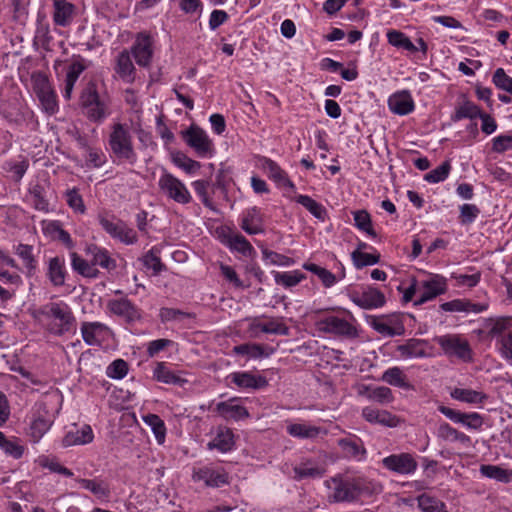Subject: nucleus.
<instances>
[{
	"mask_svg": "<svg viewBox=\"0 0 512 512\" xmlns=\"http://www.w3.org/2000/svg\"><path fill=\"white\" fill-rule=\"evenodd\" d=\"M53 21L55 25L67 27L73 20L75 7L72 3L66 0H54Z\"/></svg>",
	"mask_w": 512,
	"mask_h": 512,
	"instance_id": "34",
	"label": "nucleus"
},
{
	"mask_svg": "<svg viewBox=\"0 0 512 512\" xmlns=\"http://www.w3.org/2000/svg\"><path fill=\"white\" fill-rule=\"evenodd\" d=\"M239 226L249 235L264 233V218L260 208L253 206L244 210L240 217Z\"/></svg>",
	"mask_w": 512,
	"mask_h": 512,
	"instance_id": "21",
	"label": "nucleus"
},
{
	"mask_svg": "<svg viewBox=\"0 0 512 512\" xmlns=\"http://www.w3.org/2000/svg\"><path fill=\"white\" fill-rule=\"evenodd\" d=\"M417 502L422 512H448L441 500L427 494L419 495Z\"/></svg>",
	"mask_w": 512,
	"mask_h": 512,
	"instance_id": "55",
	"label": "nucleus"
},
{
	"mask_svg": "<svg viewBox=\"0 0 512 512\" xmlns=\"http://www.w3.org/2000/svg\"><path fill=\"white\" fill-rule=\"evenodd\" d=\"M33 317L51 334L62 336L70 332L75 323V316L64 301L48 302L33 312Z\"/></svg>",
	"mask_w": 512,
	"mask_h": 512,
	"instance_id": "2",
	"label": "nucleus"
},
{
	"mask_svg": "<svg viewBox=\"0 0 512 512\" xmlns=\"http://www.w3.org/2000/svg\"><path fill=\"white\" fill-rule=\"evenodd\" d=\"M325 485L332 490L328 499L334 503L355 502L362 496H371L380 490L377 483L363 476L338 474L326 480Z\"/></svg>",
	"mask_w": 512,
	"mask_h": 512,
	"instance_id": "1",
	"label": "nucleus"
},
{
	"mask_svg": "<svg viewBox=\"0 0 512 512\" xmlns=\"http://www.w3.org/2000/svg\"><path fill=\"white\" fill-rule=\"evenodd\" d=\"M440 308L445 312H474L480 313L486 310L487 306L479 303H472L465 299H454L452 301L444 302Z\"/></svg>",
	"mask_w": 512,
	"mask_h": 512,
	"instance_id": "39",
	"label": "nucleus"
},
{
	"mask_svg": "<svg viewBox=\"0 0 512 512\" xmlns=\"http://www.w3.org/2000/svg\"><path fill=\"white\" fill-rule=\"evenodd\" d=\"M181 137L197 156L202 158L213 156V142L206 131L198 125L192 124L186 130L181 131Z\"/></svg>",
	"mask_w": 512,
	"mask_h": 512,
	"instance_id": "4",
	"label": "nucleus"
},
{
	"mask_svg": "<svg viewBox=\"0 0 512 512\" xmlns=\"http://www.w3.org/2000/svg\"><path fill=\"white\" fill-rule=\"evenodd\" d=\"M33 246L20 243L15 247V254L22 260L24 273L27 277H33L37 272L38 262L33 254Z\"/></svg>",
	"mask_w": 512,
	"mask_h": 512,
	"instance_id": "35",
	"label": "nucleus"
},
{
	"mask_svg": "<svg viewBox=\"0 0 512 512\" xmlns=\"http://www.w3.org/2000/svg\"><path fill=\"white\" fill-rule=\"evenodd\" d=\"M388 107L394 114L404 116L414 111L415 103L410 91L402 90L388 98Z\"/></svg>",
	"mask_w": 512,
	"mask_h": 512,
	"instance_id": "29",
	"label": "nucleus"
},
{
	"mask_svg": "<svg viewBox=\"0 0 512 512\" xmlns=\"http://www.w3.org/2000/svg\"><path fill=\"white\" fill-rule=\"evenodd\" d=\"M70 258L71 267L76 273L86 278H98L100 272L97 268L93 267L91 259L86 260L76 252L70 253Z\"/></svg>",
	"mask_w": 512,
	"mask_h": 512,
	"instance_id": "40",
	"label": "nucleus"
},
{
	"mask_svg": "<svg viewBox=\"0 0 512 512\" xmlns=\"http://www.w3.org/2000/svg\"><path fill=\"white\" fill-rule=\"evenodd\" d=\"M368 323L376 332L384 337L402 336L405 333V326L399 316H369Z\"/></svg>",
	"mask_w": 512,
	"mask_h": 512,
	"instance_id": "11",
	"label": "nucleus"
},
{
	"mask_svg": "<svg viewBox=\"0 0 512 512\" xmlns=\"http://www.w3.org/2000/svg\"><path fill=\"white\" fill-rule=\"evenodd\" d=\"M362 417L371 424H379L384 427L394 428L400 423V419L387 410H379L372 406L362 409Z\"/></svg>",
	"mask_w": 512,
	"mask_h": 512,
	"instance_id": "27",
	"label": "nucleus"
},
{
	"mask_svg": "<svg viewBox=\"0 0 512 512\" xmlns=\"http://www.w3.org/2000/svg\"><path fill=\"white\" fill-rule=\"evenodd\" d=\"M451 398L468 404H482L488 396L480 391L464 388H454L450 392Z\"/></svg>",
	"mask_w": 512,
	"mask_h": 512,
	"instance_id": "42",
	"label": "nucleus"
},
{
	"mask_svg": "<svg viewBox=\"0 0 512 512\" xmlns=\"http://www.w3.org/2000/svg\"><path fill=\"white\" fill-rule=\"evenodd\" d=\"M275 349L257 343H244L234 346L233 352L237 355H247L250 358L258 359L269 357L274 353Z\"/></svg>",
	"mask_w": 512,
	"mask_h": 512,
	"instance_id": "38",
	"label": "nucleus"
},
{
	"mask_svg": "<svg viewBox=\"0 0 512 512\" xmlns=\"http://www.w3.org/2000/svg\"><path fill=\"white\" fill-rule=\"evenodd\" d=\"M46 277L54 287H62L65 285L68 271L66 268V260L63 255L50 257L46 261Z\"/></svg>",
	"mask_w": 512,
	"mask_h": 512,
	"instance_id": "20",
	"label": "nucleus"
},
{
	"mask_svg": "<svg viewBox=\"0 0 512 512\" xmlns=\"http://www.w3.org/2000/svg\"><path fill=\"white\" fill-rule=\"evenodd\" d=\"M438 436L446 441L460 442L467 445L471 442V438L463 432L458 431L450 424L444 422L439 425Z\"/></svg>",
	"mask_w": 512,
	"mask_h": 512,
	"instance_id": "46",
	"label": "nucleus"
},
{
	"mask_svg": "<svg viewBox=\"0 0 512 512\" xmlns=\"http://www.w3.org/2000/svg\"><path fill=\"white\" fill-rule=\"evenodd\" d=\"M497 344L501 356L508 361H512V331L498 338Z\"/></svg>",
	"mask_w": 512,
	"mask_h": 512,
	"instance_id": "64",
	"label": "nucleus"
},
{
	"mask_svg": "<svg viewBox=\"0 0 512 512\" xmlns=\"http://www.w3.org/2000/svg\"><path fill=\"white\" fill-rule=\"evenodd\" d=\"M88 68V61L81 55H73L67 67L63 96L69 100L80 75Z\"/></svg>",
	"mask_w": 512,
	"mask_h": 512,
	"instance_id": "19",
	"label": "nucleus"
},
{
	"mask_svg": "<svg viewBox=\"0 0 512 512\" xmlns=\"http://www.w3.org/2000/svg\"><path fill=\"white\" fill-rule=\"evenodd\" d=\"M235 447V435L231 428L218 426L214 438L207 443L208 450H217L221 453H227Z\"/></svg>",
	"mask_w": 512,
	"mask_h": 512,
	"instance_id": "26",
	"label": "nucleus"
},
{
	"mask_svg": "<svg viewBox=\"0 0 512 512\" xmlns=\"http://www.w3.org/2000/svg\"><path fill=\"white\" fill-rule=\"evenodd\" d=\"M423 292L420 297L414 301L415 306H420L447 291L446 279L443 276L435 275L431 279L422 283Z\"/></svg>",
	"mask_w": 512,
	"mask_h": 512,
	"instance_id": "25",
	"label": "nucleus"
},
{
	"mask_svg": "<svg viewBox=\"0 0 512 512\" xmlns=\"http://www.w3.org/2000/svg\"><path fill=\"white\" fill-rule=\"evenodd\" d=\"M355 226L367 233L369 236L376 238L377 233L373 229L371 216L366 210H357L352 212Z\"/></svg>",
	"mask_w": 512,
	"mask_h": 512,
	"instance_id": "54",
	"label": "nucleus"
},
{
	"mask_svg": "<svg viewBox=\"0 0 512 512\" xmlns=\"http://www.w3.org/2000/svg\"><path fill=\"white\" fill-rule=\"evenodd\" d=\"M287 433L300 439L315 438L319 434V428L301 423H294L287 426Z\"/></svg>",
	"mask_w": 512,
	"mask_h": 512,
	"instance_id": "53",
	"label": "nucleus"
},
{
	"mask_svg": "<svg viewBox=\"0 0 512 512\" xmlns=\"http://www.w3.org/2000/svg\"><path fill=\"white\" fill-rule=\"evenodd\" d=\"M83 341L89 346L101 345L112 334V330L101 322L84 321L80 327Z\"/></svg>",
	"mask_w": 512,
	"mask_h": 512,
	"instance_id": "15",
	"label": "nucleus"
},
{
	"mask_svg": "<svg viewBox=\"0 0 512 512\" xmlns=\"http://www.w3.org/2000/svg\"><path fill=\"white\" fill-rule=\"evenodd\" d=\"M350 299L358 307L366 310L381 308L386 303L385 295L373 286H368L362 293H352Z\"/></svg>",
	"mask_w": 512,
	"mask_h": 512,
	"instance_id": "17",
	"label": "nucleus"
},
{
	"mask_svg": "<svg viewBox=\"0 0 512 512\" xmlns=\"http://www.w3.org/2000/svg\"><path fill=\"white\" fill-rule=\"evenodd\" d=\"M492 81L494 85L512 96V78L508 76L503 68L495 70Z\"/></svg>",
	"mask_w": 512,
	"mask_h": 512,
	"instance_id": "63",
	"label": "nucleus"
},
{
	"mask_svg": "<svg viewBox=\"0 0 512 512\" xmlns=\"http://www.w3.org/2000/svg\"><path fill=\"white\" fill-rule=\"evenodd\" d=\"M293 472L294 479L299 481L303 479L321 478L325 473V469L317 465L313 460H306L296 465L293 468Z\"/></svg>",
	"mask_w": 512,
	"mask_h": 512,
	"instance_id": "36",
	"label": "nucleus"
},
{
	"mask_svg": "<svg viewBox=\"0 0 512 512\" xmlns=\"http://www.w3.org/2000/svg\"><path fill=\"white\" fill-rule=\"evenodd\" d=\"M237 397H231L227 401L218 402L215 406L216 413L226 421H240L250 417V413L243 405L236 404Z\"/></svg>",
	"mask_w": 512,
	"mask_h": 512,
	"instance_id": "22",
	"label": "nucleus"
},
{
	"mask_svg": "<svg viewBox=\"0 0 512 512\" xmlns=\"http://www.w3.org/2000/svg\"><path fill=\"white\" fill-rule=\"evenodd\" d=\"M142 419L151 428L157 443L162 445L165 442L167 431L164 421L157 414L152 413L144 415Z\"/></svg>",
	"mask_w": 512,
	"mask_h": 512,
	"instance_id": "44",
	"label": "nucleus"
},
{
	"mask_svg": "<svg viewBox=\"0 0 512 512\" xmlns=\"http://www.w3.org/2000/svg\"><path fill=\"white\" fill-rule=\"evenodd\" d=\"M383 381L386 383L399 387L407 388L406 376L403 374L399 367H392L387 369L382 376Z\"/></svg>",
	"mask_w": 512,
	"mask_h": 512,
	"instance_id": "59",
	"label": "nucleus"
},
{
	"mask_svg": "<svg viewBox=\"0 0 512 512\" xmlns=\"http://www.w3.org/2000/svg\"><path fill=\"white\" fill-rule=\"evenodd\" d=\"M153 378L161 383L183 387L188 380L169 369L165 362H157L153 370Z\"/></svg>",
	"mask_w": 512,
	"mask_h": 512,
	"instance_id": "32",
	"label": "nucleus"
},
{
	"mask_svg": "<svg viewBox=\"0 0 512 512\" xmlns=\"http://www.w3.org/2000/svg\"><path fill=\"white\" fill-rule=\"evenodd\" d=\"M107 311L127 325H133L142 319V310L126 296L107 301Z\"/></svg>",
	"mask_w": 512,
	"mask_h": 512,
	"instance_id": "8",
	"label": "nucleus"
},
{
	"mask_svg": "<svg viewBox=\"0 0 512 512\" xmlns=\"http://www.w3.org/2000/svg\"><path fill=\"white\" fill-rule=\"evenodd\" d=\"M361 395L365 396L369 401H373L381 405L389 404L394 400L392 390L386 386H365Z\"/></svg>",
	"mask_w": 512,
	"mask_h": 512,
	"instance_id": "41",
	"label": "nucleus"
},
{
	"mask_svg": "<svg viewBox=\"0 0 512 512\" xmlns=\"http://www.w3.org/2000/svg\"><path fill=\"white\" fill-rule=\"evenodd\" d=\"M93 438L92 428L89 425H83L81 428L75 427V429L68 431L62 439V444L64 447L84 445L91 443Z\"/></svg>",
	"mask_w": 512,
	"mask_h": 512,
	"instance_id": "33",
	"label": "nucleus"
},
{
	"mask_svg": "<svg viewBox=\"0 0 512 512\" xmlns=\"http://www.w3.org/2000/svg\"><path fill=\"white\" fill-rule=\"evenodd\" d=\"M423 342V340L412 338L407 340L405 344L399 345L397 350L404 358H422L427 355L422 347Z\"/></svg>",
	"mask_w": 512,
	"mask_h": 512,
	"instance_id": "47",
	"label": "nucleus"
},
{
	"mask_svg": "<svg viewBox=\"0 0 512 512\" xmlns=\"http://www.w3.org/2000/svg\"><path fill=\"white\" fill-rule=\"evenodd\" d=\"M114 72L126 84H133L136 80L137 70L131 59L128 49H123L115 58Z\"/></svg>",
	"mask_w": 512,
	"mask_h": 512,
	"instance_id": "18",
	"label": "nucleus"
},
{
	"mask_svg": "<svg viewBox=\"0 0 512 512\" xmlns=\"http://www.w3.org/2000/svg\"><path fill=\"white\" fill-rule=\"evenodd\" d=\"M434 341L441 347L444 354L455 356L464 362L472 360V350L467 340L457 334H447L435 337Z\"/></svg>",
	"mask_w": 512,
	"mask_h": 512,
	"instance_id": "6",
	"label": "nucleus"
},
{
	"mask_svg": "<svg viewBox=\"0 0 512 512\" xmlns=\"http://www.w3.org/2000/svg\"><path fill=\"white\" fill-rule=\"evenodd\" d=\"M222 244L227 246L231 251L237 252L244 257H254L256 251L251 243L240 233H234L230 230L222 229L219 234Z\"/></svg>",
	"mask_w": 512,
	"mask_h": 512,
	"instance_id": "16",
	"label": "nucleus"
},
{
	"mask_svg": "<svg viewBox=\"0 0 512 512\" xmlns=\"http://www.w3.org/2000/svg\"><path fill=\"white\" fill-rule=\"evenodd\" d=\"M384 468L397 474L407 475L416 471L418 464L409 453L391 454L381 461Z\"/></svg>",
	"mask_w": 512,
	"mask_h": 512,
	"instance_id": "14",
	"label": "nucleus"
},
{
	"mask_svg": "<svg viewBox=\"0 0 512 512\" xmlns=\"http://www.w3.org/2000/svg\"><path fill=\"white\" fill-rule=\"evenodd\" d=\"M77 482L99 499H107L110 496L109 485L103 480L79 478Z\"/></svg>",
	"mask_w": 512,
	"mask_h": 512,
	"instance_id": "45",
	"label": "nucleus"
},
{
	"mask_svg": "<svg viewBox=\"0 0 512 512\" xmlns=\"http://www.w3.org/2000/svg\"><path fill=\"white\" fill-rule=\"evenodd\" d=\"M273 275L276 284L282 285L285 288L294 287L306 278V275L299 270L288 272L274 271Z\"/></svg>",
	"mask_w": 512,
	"mask_h": 512,
	"instance_id": "49",
	"label": "nucleus"
},
{
	"mask_svg": "<svg viewBox=\"0 0 512 512\" xmlns=\"http://www.w3.org/2000/svg\"><path fill=\"white\" fill-rule=\"evenodd\" d=\"M480 108L471 101H464L461 105H459L451 119L456 122L465 118L475 119L481 114Z\"/></svg>",
	"mask_w": 512,
	"mask_h": 512,
	"instance_id": "52",
	"label": "nucleus"
},
{
	"mask_svg": "<svg viewBox=\"0 0 512 512\" xmlns=\"http://www.w3.org/2000/svg\"><path fill=\"white\" fill-rule=\"evenodd\" d=\"M84 116L91 122L101 123L108 116V105L101 99L100 95L97 99L91 101L85 108L81 109Z\"/></svg>",
	"mask_w": 512,
	"mask_h": 512,
	"instance_id": "37",
	"label": "nucleus"
},
{
	"mask_svg": "<svg viewBox=\"0 0 512 512\" xmlns=\"http://www.w3.org/2000/svg\"><path fill=\"white\" fill-rule=\"evenodd\" d=\"M451 163L449 160H446L441 163L438 167L431 170L430 172L424 175V180L429 183H439L444 181L451 171Z\"/></svg>",
	"mask_w": 512,
	"mask_h": 512,
	"instance_id": "58",
	"label": "nucleus"
},
{
	"mask_svg": "<svg viewBox=\"0 0 512 512\" xmlns=\"http://www.w3.org/2000/svg\"><path fill=\"white\" fill-rule=\"evenodd\" d=\"M262 332L267 334L288 336L289 327L281 319L270 318L268 322L263 323Z\"/></svg>",
	"mask_w": 512,
	"mask_h": 512,
	"instance_id": "61",
	"label": "nucleus"
},
{
	"mask_svg": "<svg viewBox=\"0 0 512 512\" xmlns=\"http://www.w3.org/2000/svg\"><path fill=\"white\" fill-rule=\"evenodd\" d=\"M108 145L114 162L134 165L137 162V153L133 145V137L128 127L122 123L112 126Z\"/></svg>",
	"mask_w": 512,
	"mask_h": 512,
	"instance_id": "3",
	"label": "nucleus"
},
{
	"mask_svg": "<svg viewBox=\"0 0 512 512\" xmlns=\"http://www.w3.org/2000/svg\"><path fill=\"white\" fill-rule=\"evenodd\" d=\"M319 331L346 338L358 337L355 325L337 316H327L317 322Z\"/></svg>",
	"mask_w": 512,
	"mask_h": 512,
	"instance_id": "12",
	"label": "nucleus"
},
{
	"mask_svg": "<svg viewBox=\"0 0 512 512\" xmlns=\"http://www.w3.org/2000/svg\"><path fill=\"white\" fill-rule=\"evenodd\" d=\"M0 448L7 455L14 459H20L25 451L24 446L18 438H8L0 431Z\"/></svg>",
	"mask_w": 512,
	"mask_h": 512,
	"instance_id": "43",
	"label": "nucleus"
},
{
	"mask_svg": "<svg viewBox=\"0 0 512 512\" xmlns=\"http://www.w3.org/2000/svg\"><path fill=\"white\" fill-rule=\"evenodd\" d=\"M173 163L188 174H193L201 168L200 162L189 158L183 152L177 151L172 154Z\"/></svg>",
	"mask_w": 512,
	"mask_h": 512,
	"instance_id": "56",
	"label": "nucleus"
},
{
	"mask_svg": "<svg viewBox=\"0 0 512 512\" xmlns=\"http://www.w3.org/2000/svg\"><path fill=\"white\" fill-rule=\"evenodd\" d=\"M480 473L490 479H495L502 483L511 481L512 472L496 465H481Z\"/></svg>",
	"mask_w": 512,
	"mask_h": 512,
	"instance_id": "51",
	"label": "nucleus"
},
{
	"mask_svg": "<svg viewBox=\"0 0 512 512\" xmlns=\"http://www.w3.org/2000/svg\"><path fill=\"white\" fill-rule=\"evenodd\" d=\"M227 379L241 389L260 390L268 386L266 377L248 371L233 372L228 375Z\"/></svg>",
	"mask_w": 512,
	"mask_h": 512,
	"instance_id": "24",
	"label": "nucleus"
},
{
	"mask_svg": "<svg viewBox=\"0 0 512 512\" xmlns=\"http://www.w3.org/2000/svg\"><path fill=\"white\" fill-rule=\"evenodd\" d=\"M28 168L29 161L25 158L19 162L10 160L4 165V170L11 173V178L14 182H20Z\"/></svg>",
	"mask_w": 512,
	"mask_h": 512,
	"instance_id": "57",
	"label": "nucleus"
},
{
	"mask_svg": "<svg viewBox=\"0 0 512 512\" xmlns=\"http://www.w3.org/2000/svg\"><path fill=\"white\" fill-rule=\"evenodd\" d=\"M337 444L343 451L346 458L354 459L357 461L365 460L367 450L360 437L356 435H350L346 438H340L337 440Z\"/></svg>",
	"mask_w": 512,
	"mask_h": 512,
	"instance_id": "28",
	"label": "nucleus"
},
{
	"mask_svg": "<svg viewBox=\"0 0 512 512\" xmlns=\"http://www.w3.org/2000/svg\"><path fill=\"white\" fill-rule=\"evenodd\" d=\"M98 221L101 227L114 239L124 244H134L137 241L136 232L128 227L123 221L115 219L114 216L107 213L98 215Z\"/></svg>",
	"mask_w": 512,
	"mask_h": 512,
	"instance_id": "7",
	"label": "nucleus"
},
{
	"mask_svg": "<svg viewBox=\"0 0 512 512\" xmlns=\"http://www.w3.org/2000/svg\"><path fill=\"white\" fill-rule=\"evenodd\" d=\"M154 42V38L147 31L135 35L129 52L139 67L150 68L154 56Z\"/></svg>",
	"mask_w": 512,
	"mask_h": 512,
	"instance_id": "5",
	"label": "nucleus"
},
{
	"mask_svg": "<svg viewBox=\"0 0 512 512\" xmlns=\"http://www.w3.org/2000/svg\"><path fill=\"white\" fill-rule=\"evenodd\" d=\"M65 198L68 206L73 209L76 213L84 214L86 207L82 196L80 195L77 188H72L66 191Z\"/></svg>",
	"mask_w": 512,
	"mask_h": 512,
	"instance_id": "62",
	"label": "nucleus"
},
{
	"mask_svg": "<svg viewBox=\"0 0 512 512\" xmlns=\"http://www.w3.org/2000/svg\"><path fill=\"white\" fill-rule=\"evenodd\" d=\"M438 411L456 424H462L467 429L480 430L484 424V418L477 412H461L445 405H439Z\"/></svg>",
	"mask_w": 512,
	"mask_h": 512,
	"instance_id": "13",
	"label": "nucleus"
},
{
	"mask_svg": "<svg viewBox=\"0 0 512 512\" xmlns=\"http://www.w3.org/2000/svg\"><path fill=\"white\" fill-rule=\"evenodd\" d=\"M194 482H203L206 487L219 488L229 484V474L223 467H194L192 473Z\"/></svg>",
	"mask_w": 512,
	"mask_h": 512,
	"instance_id": "10",
	"label": "nucleus"
},
{
	"mask_svg": "<svg viewBox=\"0 0 512 512\" xmlns=\"http://www.w3.org/2000/svg\"><path fill=\"white\" fill-rule=\"evenodd\" d=\"M158 186L166 197L179 204H188L192 200L185 184L171 173L164 172L159 178Z\"/></svg>",
	"mask_w": 512,
	"mask_h": 512,
	"instance_id": "9",
	"label": "nucleus"
},
{
	"mask_svg": "<svg viewBox=\"0 0 512 512\" xmlns=\"http://www.w3.org/2000/svg\"><path fill=\"white\" fill-rule=\"evenodd\" d=\"M87 255L91 258V263L93 267L99 266L107 271H112L116 268V261L113 259L109 252L102 247L97 245H90L87 247Z\"/></svg>",
	"mask_w": 512,
	"mask_h": 512,
	"instance_id": "31",
	"label": "nucleus"
},
{
	"mask_svg": "<svg viewBox=\"0 0 512 512\" xmlns=\"http://www.w3.org/2000/svg\"><path fill=\"white\" fill-rule=\"evenodd\" d=\"M386 36L388 43L396 48H401L412 53L418 51L417 46L412 43L405 33L399 30H390L387 32Z\"/></svg>",
	"mask_w": 512,
	"mask_h": 512,
	"instance_id": "48",
	"label": "nucleus"
},
{
	"mask_svg": "<svg viewBox=\"0 0 512 512\" xmlns=\"http://www.w3.org/2000/svg\"><path fill=\"white\" fill-rule=\"evenodd\" d=\"M295 201L305 207L315 218L324 221L327 211L322 204L308 195H298Z\"/></svg>",
	"mask_w": 512,
	"mask_h": 512,
	"instance_id": "50",
	"label": "nucleus"
},
{
	"mask_svg": "<svg viewBox=\"0 0 512 512\" xmlns=\"http://www.w3.org/2000/svg\"><path fill=\"white\" fill-rule=\"evenodd\" d=\"M354 266L357 269H362L365 266L377 264L380 261V254H371L355 250L351 254Z\"/></svg>",
	"mask_w": 512,
	"mask_h": 512,
	"instance_id": "60",
	"label": "nucleus"
},
{
	"mask_svg": "<svg viewBox=\"0 0 512 512\" xmlns=\"http://www.w3.org/2000/svg\"><path fill=\"white\" fill-rule=\"evenodd\" d=\"M42 231L51 240L61 242L67 249L75 247L69 232L63 229L62 223L58 220L43 221Z\"/></svg>",
	"mask_w": 512,
	"mask_h": 512,
	"instance_id": "30",
	"label": "nucleus"
},
{
	"mask_svg": "<svg viewBox=\"0 0 512 512\" xmlns=\"http://www.w3.org/2000/svg\"><path fill=\"white\" fill-rule=\"evenodd\" d=\"M258 161L261 168L267 173L268 177L278 186L295 190V184L289 179L287 172L283 170L277 162L265 156H260Z\"/></svg>",
	"mask_w": 512,
	"mask_h": 512,
	"instance_id": "23",
	"label": "nucleus"
}]
</instances>
